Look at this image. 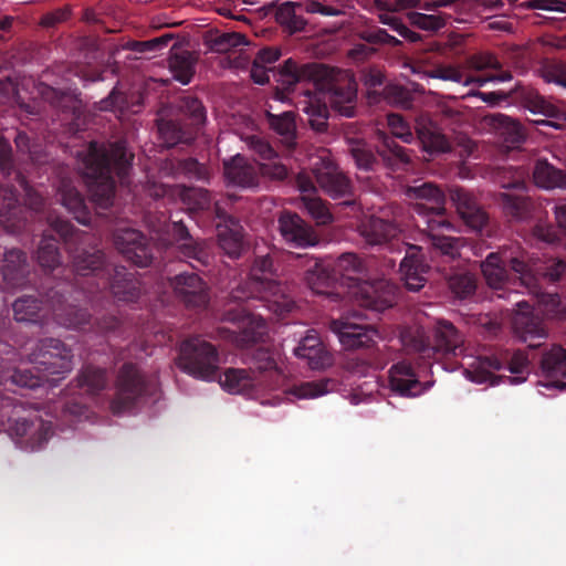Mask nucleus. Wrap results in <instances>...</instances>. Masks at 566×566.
Returning <instances> with one entry per match:
<instances>
[{
	"instance_id": "21",
	"label": "nucleus",
	"mask_w": 566,
	"mask_h": 566,
	"mask_svg": "<svg viewBox=\"0 0 566 566\" xmlns=\"http://www.w3.org/2000/svg\"><path fill=\"white\" fill-rule=\"evenodd\" d=\"M218 379L221 388L232 395L256 397L264 388L263 380L248 369L229 368Z\"/></svg>"
},
{
	"instance_id": "49",
	"label": "nucleus",
	"mask_w": 566,
	"mask_h": 566,
	"mask_svg": "<svg viewBox=\"0 0 566 566\" xmlns=\"http://www.w3.org/2000/svg\"><path fill=\"white\" fill-rule=\"evenodd\" d=\"M4 262L3 279L8 284H12L17 276L22 273L25 258L19 250H10L4 255Z\"/></svg>"
},
{
	"instance_id": "26",
	"label": "nucleus",
	"mask_w": 566,
	"mask_h": 566,
	"mask_svg": "<svg viewBox=\"0 0 566 566\" xmlns=\"http://www.w3.org/2000/svg\"><path fill=\"white\" fill-rule=\"evenodd\" d=\"M297 187L302 193V202L308 214L317 224L332 222L333 217L323 201L315 196V186L310 176L302 171L297 176Z\"/></svg>"
},
{
	"instance_id": "52",
	"label": "nucleus",
	"mask_w": 566,
	"mask_h": 566,
	"mask_svg": "<svg viewBox=\"0 0 566 566\" xmlns=\"http://www.w3.org/2000/svg\"><path fill=\"white\" fill-rule=\"evenodd\" d=\"M541 76L547 83H555L566 87V63L554 62L543 65Z\"/></svg>"
},
{
	"instance_id": "2",
	"label": "nucleus",
	"mask_w": 566,
	"mask_h": 566,
	"mask_svg": "<svg viewBox=\"0 0 566 566\" xmlns=\"http://www.w3.org/2000/svg\"><path fill=\"white\" fill-rule=\"evenodd\" d=\"M133 155L127 151L125 143L107 147L92 143L83 158V174L92 181L90 191L93 201L101 208H108L113 202L114 181L112 172L119 178L127 175Z\"/></svg>"
},
{
	"instance_id": "24",
	"label": "nucleus",
	"mask_w": 566,
	"mask_h": 566,
	"mask_svg": "<svg viewBox=\"0 0 566 566\" xmlns=\"http://www.w3.org/2000/svg\"><path fill=\"white\" fill-rule=\"evenodd\" d=\"M400 277L406 287L410 291L417 292L422 289L427 282V273L429 265L426 264L419 254V249L410 245L406 256L400 263Z\"/></svg>"
},
{
	"instance_id": "33",
	"label": "nucleus",
	"mask_w": 566,
	"mask_h": 566,
	"mask_svg": "<svg viewBox=\"0 0 566 566\" xmlns=\"http://www.w3.org/2000/svg\"><path fill=\"white\" fill-rule=\"evenodd\" d=\"M363 269L361 261L353 253H344L335 261L333 268L334 279L339 276L345 281L344 284L348 287L349 296L352 295L353 286L364 282L361 277Z\"/></svg>"
},
{
	"instance_id": "58",
	"label": "nucleus",
	"mask_w": 566,
	"mask_h": 566,
	"mask_svg": "<svg viewBox=\"0 0 566 566\" xmlns=\"http://www.w3.org/2000/svg\"><path fill=\"white\" fill-rule=\"evenodd\" d=\"M300 9L307 13H316L324 17L337 15L340 11L337 8L329 6L326 0H305L300 2Z\"/></svg>"
},
{
	"instance_id": "54",
	"label": "nucleus",
	"mask_w": 566,
	"mask_h": 566,
	"mask_svg": "<svg viewBox=\"0 0 566 566\" xmlns=\"http://www.w3.org/2000/svg\"><path fill=\"white\" fill-rule=\"evenodd\" d=\"M388 127L391 130V134L400 138L402 142L409 144L413 139L412 132L409 125L403 120L400 115L389 114L387 117Z\"/></svg>"
},
{
	"instance_id": "30",
	"label": "nucleus",
	"mask_w": 566,
	"mask_h": 566,
	"mask_svg": "<svg viewBox=\"0 0 566 566\" xmlns=\"http://www.w3.org/2000/svg\"><path fill=\"white\" fill-rule=\"evenodd\" d=\"M451 200L462 220L473 230H481L485 224L486 213L476 205L474 198L462 189L451 192Z\"/></svg>"
},
{
	"instance_id": "53",
	"label": "nucleus",
	"mask_w": 566,
	"mask_h": 566,
	"mask_svg": "<svg viewBox=\"0 0 566 566\" xmlns=\"http://www.w3.org/2000/svg\"><path fill=\"white\" fill-rule=\"evenodd\" d=\"M170 70L174 78L181 84H188L192 76V66L189 59L184 56H174L170 62Z\"/></svg>"
},
{
	"instance_id": "63",
	"label": "nucleus",
	"mask_w": 566,
	"mask_h": 566,
	"mask_svg": "<svg viewBox=\"0 0 566 566\" xmlns=\"http://www.w3.org/2000/svg\"><path fill=\"white\" fill-rule=\"evenodd\" d=\"M533 235L545 243L554 244L559 241V238L552 226L538 223L533 230Z\"/></svg>"
},
{
	"instance_id": "40",
	"label": "nucleus",
	"mask_w": 566,
	"mask_h": 566,
	"mask_svg": "<svg viewBox=\"0 0 566 566\" xmlns=\"http://www.w3.org/2000/svg\"><path fill=\"white\" fill-rule=\"evenodd\" d=\"M333 388L334 381L324 379L302 382L291 388L287 394L296 399H315L328 394Z\"/></svg>"
},
{
	"instance_id": "10",
	"label": "nucleus",
	"mask_w": 566,
	"mask_h": 566,
	"mask_svg": "<svg viewBox=\"0 0 566 566\" xmlns=\"http://www.w3.org/2000/svg\"><path fill=\"white\" fill-rule=\"evenodd\" d=\"M400 337L405 347L420 352L426 358H430L436 352L457 355V349L462 343L454 326L447 322L438 323L434 329L436 343L433 346L428 343L426 332L421 327L406 329Z\"/></svg>"
},
{
	"instance_id": "29",
	"label": "nucleus",
	"mask_w": 566,
	"mask_h": 566,
	"mask_svg": "<svg viewBox=\"0 0 566 566\" xmlns=\"http://www.w3.org/2000/svg\"><path fill=\"white\" fill-rule=\"evenodd\" d=\"M280 231L285 241L296 247H308L316 243L312 230L295 213L285 212L279 220Z\"/></svg>"
},
{
	"instance_id": "22",
	"label": "nucleus",
	"mask_w": 566,
	"mask_h": 566,
	"mask_svg": "<svg viewBox=\"0 0 566 566\" xmlns=\"http://www.w3.org/2000/svg\"><path fill=\"white\" fill-rule=\"evenodd\" d=\"M145 391L142 375L134 366H125L120 371L117 385V398L112 405L114 412L119 413L128 408V405Z\"/></svg>"
},
{
	"instance_id": "4",
	"label": "nucleus",
	"mask_w": 566,
	"mask_h": 566,
	"mask_svg": "<svg viewBox=\"0 0 566 566\" xmlns=\"http://www.w3.org/2000/svg\"><path fill=\"white\" fill-rule=\"evenodd\" d=\"M251 298L261 300L269 311L279 316L290 312L294 306L293 300L279 286L272 262L268 256L256 258L248 280L231 291V300L234 302Z\"/></svg>"
},
{
	"instance_id": "34",
	"label": "nucleus",
	"mask_w": 566,
	"mask_h": 566,
	"mask_svg": "<svg viewBox=\"0 0 566 566\" xmlns=\"http://www.w3.org/2000/svg\"><path fill=\"white\" fill-rule=\"evenodd\" d=\"M359 231L366 242L370 245L381 244L394 239L398 233V230L394 224L387 223L375 216L366 217L359 226Z\"/></svg>"
},
{
	"instance_id": "32",
	"label": "nucleus",
	"mask_w": 566,
	"mask_h": 566,
	"mask_svg": "<svg viewBox=\"0 0 566 566\" xmlns=\"http://www.w3.org/2000/svg\"><path fill=\"white\" fill-rule=\"evenodd\" d=\"M504 261L505 258L502 256V253L492 252L481 263L483 277L489 287L493 290H510L511 282L504 268Z\"/></svg>"
},
{
	"instance_id": "46",
	"label": "nucleus",
	"mask_w": 566,
	"mask_h": 566,
	"mask_svg": "<svg viewBox=\"0 0 566 566\" xmlns=\"http://www.w3.org/2000/svg\"><path fill=\"white\" fill-rule=\"evenodd\" d=\"M40 311L41 306L33 297H21L13 304V313L18 322H35Z\"/></svg>"
},
{
	"instance_id": "47",
	"label": "nucleus",
	"mask_w": 566,
	"mask_h": 566,
	"mask_svg": "<svg viewBox=\"0 0 566 566\" xmlns=\"http://www.w3.org/2000/svg\"><path fill=\"white\" fill-rule=\"evenodd\" d=\"M103 263V255L99 251L92 253L82 252L74 256L73 266L76 273L87 275L96 271Z\"/></svg>"
},
{
	"instance_id": "28",
	"label": "nucleus",
	"mask_w": 566,
	"mask_h": 566,
	"mask_svg": "<svg viewBox=\"0 0 566 566\" xmlns=\"http://www.w3.org/2000/svg\"><path fill=\"white\" fill-rule=\"evenodd\" d=\"M294 352L297 357L306 359L312 369H322L332 364V356L315 331H310Z\"/></svg>"
},
{
	"instance_id": "25",
	"label": "nucleus",
	"mask_w": 566,
	"mask_h": 566,
	"mask_svg": "<svg viewBox=\"0 0 566 566\" xmlns=\"http://www.w3.org/2000/svg\"><path fill=\"white\" fill-rule=\"evenodd\" d=\"M389 386L392 391L407 397L421 395L427 389L407 361H400L391 366L389 369Z\"/></svg>"
},
{
	"instance_id": "35",
	"label": "nucleus",
	"mask_w": 566,
	"mask_h": 566,
	"mask_svg": "<svg viewBox=\"0 0 566 566\" xmlns=\"http://www.w3.org/2000/svg\"><path fill=\"white\" fill-rule=\"evenodd\" d=\"M217 235L221 249L231 258L240 255L243 241L242 229L233 219H226L217 226Z\"/></svg>"
},
{
	"instance_id": "14",
	"label": "nucleus",
	"mask_w": 566,
	"mask_h": 566,
	"mask_svg": "<svg viewBox=\"0 0 566 566\" xmlns=\"http://www.w3.org/2000/svg\"><path fill=\"white\" fill-rule=\"evenodd\" d=\"M310 161L317 184L328 196L339 198L349 192L348 180L338 171L327 150H318L315 156L310 157Z\"/></svg>"
},
{
	"instance_id": "62",
	"label": "nucleus",
	"mask_w": 566,
	"mask_h": 566,
	"mask_svg": "<svg viewBox=\"0 0 566 566\" xmlns=\"http://www.w3.org/2000/svg\"><path fill=\"white\" fill-rule=\"evenodd\" d=\"M512 80V75L509 72L502 73L501 75L493 76H476L465 73V77L463 80V86L465 87H482L489 82H509Z\"/></svg>"
},
{
	"instance_id": "1",
	"label": "nucleus",
	"mask_w": 566,
	"mask_h": 566,
	"mask_svg": "<svg viewBox=\"0 0 566 566\" xmlns=\"http://www.w3.org/2000/svg\"><path fill=\"white\" fill-rule=\"evenodd\" d=\"M277 82L282 88L275 92L274 99L295 103L308 116L315 130H323L326 125V98L340 115H354L357 86L348 72L321 64L298 66L290 59L281 67Z\"/></svg>"
},
{
	"instance_id": "48",
	"label": "nucleus",
	"mask_w": 566,
	"mask_h": 566,
	"mask_svg": "<svg viewBox=\"0 0 566 566\" xmlns=\"http://www.w3.org/2000/svg\"><path fill=\"white\" fill-rule=\"evenodd\" d=\"M449 285L453 294L459 298H465L473 294L476 287L475 277L470 273L454 274Z\"/></svg>"
},
{
	"instance_id": "51",
	"label": "nucleus",
	"mask_w": 566,
	"mask_h": 566,
	"mask_svg": "<svg viewBox=\"0 0 566 566\" xmlns=\"http://www.w3.org/2000/svg\"><path fill=\"white\" fill-rule=\"evenodd\" d=\"M502 206L505 213L510 214L515 219L524 218L525 210L527 208V201L522 196H512L509 193H501Z\"/></svg>"
},
{
	"instance_id": "42",
	"label": "nucleus",
	"mask_w": 566,
	"mask_h": 566,
	"mask_svg": "<svg viewBox=\"0 0 566 566\" xmlns=\"http://www.w3.org/2000/svg\"><path fill=\"white\" fill-rule=\"evenodd\" d=\"M525 107L533 114H542L547 117H554L564 120L565 114L560 112L554 104L545 99L537 93L531 92L525 96Z\"/></svg>"
},
{
	"instance_id": "8",
	"label": "nucleus",
	"mask_w": 566,
	"mask_h": 566,
	"mask_svg": "<svg viewBox=\"0 0 566 566\" xmlns=\"http://www.w3.org/2000/svg\"><path fill=\"white\" fill-rule=\"evenodd\" d=\"M21 411V407L12 406L6 399L1 407V424H6L4 418H7L9 434L21 449L39 450L48 441L51 426L34 412L20 416Z\"/></svg>"
},
{
	"instance_id": "44",
	"label": "nucleus",
	"mask_w": 566,
	"mask_h": 566,
	"mask_svg": "<svg viewBox=\"0 0 566 566\" xmlns=\"http://www.w3.org/2000/svg\"><path fill=\"white\" fill-rule=\"evenodd\" d=\"M377 138L381 143L378 147V153L390 165L396 163H408V157L405 154L403 148L398 146L390 137L386 136L385 133H377Z\"/></svg>"
},
{
	"instance_id": "3",
	"label": "nucleus",
	"mask_w": 566,
	"mask_h": 566,
	"mask_svg": "<svg viewBox=\"0 0 566 566\" xmlns=\"http://www.w3.org/2000/svg\"><path fill=\"white\" fill-rule=\"evenodd\" d=\"M406 196L409 200L424 201L416 202L415 210L418 214L426 218L431 244L444 255L450 258L458 256L462 247L461 239L440 233V230H450L452 228L451 223L443 218V193L432 184L423 182L408 187Z\"/></svg>"
},
{
	"instance_id": "41",
	"label": "nucleus",
	"mask_w": 566,
	"mask_h": 566,
	"mask_svg": "<svg viewBox=\"0 0 566 566\" xmlns=\"http://www.w3.org/2000/svg\"><path fill=\"white\" fill-rule=\"evenodd\" d=\"M271 127L282 137V143L292 147L295 139V122L292 112H283L281 115L268 114Z\"/></svg>"
},
{
	"instance_id": "43",
	"label": "nucleus",
	"mask_w": 566,
	"mask_h": 566,
	"mask_svg": "<svg viewBox=\"0 0 566 566\" xmlns=\"http://www.w3.org/2000/svg\"><path fill=\"white\" fill-rule=\"evenodd\" d=\"M312 264L308 266L306 272L305 281L308 287L316 294L325 293V289L329 282L334 279L327 272L323 263L317 260H312Z\"/></svg>"
},
{
	"instance_id": "7",
	"label": "nucleus",
	"mask_w": 566,
	"mask_h": 566,
	"mask_svg": "<svg viewBox=\"0 0 566 566\" xmlns=\"http://www.w3.org/2000/svg\"><path fill=\"white\" fill-rule=\"evenodd\" d=\"M538 308L536 313L526 301H517L513 318V329L517 338L530 347H538L548 336L547 329L538 316V312L545 313L547 317L563 318L566 312L560 310V301L556 294L542 293L537 295Z\"/></svg>"
},
{
	"instance_id": "55",
	"label": "nucleus",
	"mask_w": 566,
	"mask_h": 566,
	"mask_svg": "<svg viewBox=\"0 0 566 566\" xmlns=\"http://www.w3.org/2000/svg\"><path fill=\"white\" fill-rule=\"evenodd\" d=\"M352 155L356 161L357 167L360 169H370L375 161L373 153L364 142L353 143Z\"/></svg>"
},
{
	"instance_id": "56",
	"label": "nucleus",
	"mask_w": 566,
	"mask_h": 566,
	"mask_svg": "<svg viewBox=\"0 0 566 566\" xmlns=\"http://www.w3.org/2000/svg\"><path fill=\"white\" fill-rule=\"evenodd\" d=\"M105 375L98 368H86L81 376V386L86 387L88 391H96L104 387Z\"/></svg>"
},
{
	"instance_id": "19",
	"label": "nucleus",
	"mask_w": 566,
	"mask_h": 566,
	"mask_svg": "<svg viewBox=\"0 0 566 566\" xmlns=\"http://www.w3.org/2000/svg\"><path fill=\"white\" fill-rule=\"evenodd\" d=\"M416 3L417 0H395V2H388L386 0H373L370 3V10L378 14L381 23L391 27V29L396 31L400 36L410 42H417L420 39V35L409 30L394 14L395 11L415 7Z\"/></svg>"
},
{
	"instance_id": "27",
	"label": "nucleus",
	"mask_w": 566,
	"mask_h": 566,
	"mask_svg": "<svg viewBox=\"0 0 566 566\" xmlns=\"http://www.w3.org/2000/svg\"><path fill=\"white\" fill-rule=\"evenodd\" d=\"M172 284L176 293L189 306H205L209 301L206 284L195 273L180 274L175 277Z\"/></svg>"
},
{
	"instance_id": "31",
	"label": "nucleus",
	"mask_w": 566,
	"mask_h": 566,
	"mask_svg": "<svg viewBox=\"0 0 566 566\" xmlns=\"http://www.w3.org/2000/svg\"><path fill=\"white\" fill-rule=\"evenodd\" d=\"M154 197L178 196L189 210H203L210 205L209 196L206 190L200 188H171L165 185L154 186L150 190Z\"/></svg>"
},
{
	"instance_id": "6",
	"label": "nucleus",
	"mask_w": 566,
	"mask_h": 566,
	"mask_svg": "<svg viewBox=\"0 0 566 566\" xmlns=\"http://www.w3.org/2000/svg\"><path fill=\"white\" fill-rule=\"evenodd\" d=\"M465 377L472 382L495 386L503 382L518 385L530 375V359L523 352L497 357L474 359L465 365Z\"/></svg>"
},
{
	"instance_id": "23",
	"label": "nucleus",
	"mask_w": 566,
	"mask_h": 566,
	"mask_svg": "<svg viewBox=\"0 0 566 566\" xmlns=\"http://www.w3.org/2000/svg\"><path fill=\"white\" fill-rule=\"evenodd\" d=\"M149 227L151 232L156 235L154 239L163 247L176 244L179 249L186 251L192 250V239L181 221L175 220L168 223L164 218L158 219L156 222L149 221Z\"/></svg>"
},
{
	"instance_id": "60",
	"label": "nucleus",
	"mask_w": 566,
	"mask_h": 566,
	"mask_svg": "<svg viewBox=\"0 0 566 566\" xmlns=\"http://www.w3.org/2000/svg\"><path fill=\"white\" fill-rule=\"evenodd\" d=\"M59 324L65 326V327H77L87 319V314L85 311L70 307L67 308L66 313H54Z\"/></svg>"
},
{
	"instance_id": "45",
	"label": "nucleus",
	"mask_w": 566,
	"mask_h": 566,
	"mask_svg": "<svg viewBox=\"0 0 566 566\" xmlns=\"http://www.w3.org/2000/svg\"><path fill=\"white\" fill-rule=\"evenodd\" d=\"M467 67L462 65H441L438 66L432 72H423L420 74V77L423 80L427 78H439L443 81H452L463 85V80L465 77Z\"/></svg>"
},
{
	"instance_id": "16",
	"label": "nucleus",
	"mask_w": 566,
	"mask_h": 566,
	"mask_svg": "<svg viewBox=\"0 0 566 566\" xmlns=\"http://www.w3.org/2000/svg\"><path fill=\"white\" fill-rule=\"evenodd\" d=\"M538 386L546 389H566V349L553 346L541 361V380Z\"/></svg>"
},
{
	"instance_id": "50",
	"label": "nucleus",
	"mask_w": 566,
	"mask_h": 566,
	"mask_svg": "<svg viewBox=\"0 0 566 566\" xmlns=\"http://www.w3.org/2000/svg\"><path fill=\"white\" fill-rule=\"evenodd\" d=\"M38 261L45 269H54L59 264L60 259L54 239L44 238L41 241L38 250Z\"/></svg>"
},
{
	"instance_id": "39",
	"label": "nucleus",
	"mask_w": 566,
	"mask_h": 566,
	"mask_svg": "<svg viewBox=\"0 0 566 566\" xmlns=\"http://www.w3.org/2000/svg\"><path fill=\"white\" fill-rule=\"evenodd\" d=\"M300 2H284L276 10V21L284 25L290 32H297L305 27V20L298 14L303 9L298 8Z\"/></svg>"
},
{
	"instance_id": "59",
	"label": "nucleus",
	"mask_w": 566,
	"mask_h": 566,
	"mask_svg": "<svg viewBox=\"0 0 566 566\" xmlns=\"http://www.w3.org/2000/svg\"><path fill=\"white\" fill-rule=\"evenodd\" d=\"M409 18L412 24L427 31H436L443 25V19L438 14L413 12Z\"/></svg>"
},
{
	"instance_id": "20",
	"label": "nucleus",
	"mask_w": 566,
	"mask_h": 566,
	"mask_svg": "<svg viewBox=\"0 0 566 566\" xmlns=\"http://www.w3.org/2000/svg\"><path fill=\"white\" fill-rule=\"evenodd\" d=\"M116 248L129 261L144 268L150 264L153 255L143 235L134 229H119L114 237Z\"/></svg>"
},
{
	"instance_id": "57",
	"label": "nucleus",
	"mask_w": 566,
	"mask_h": 566,
	"mask_svg": "<svg viewBox=\"0 0 566 566\" xmlns=\"http://www.w3.org/2000/svg\"><path fill=\"white\" fill-rule=\"evenodd\" d=\"M116 277L117 279H115L114 282L111 284L112 292L119 300L133 301L134 294L130 292V290L129 291L124 290L126 286L130 289V286L133 285V280H132L130 275L128 276L126 273H124V270H123V271H117Z\"/></svg>"
},
{
	"instance_id": "17",
	"label": "nucleus",
	"mask_w": 566,
	"mask_h": 566,
	"mask_svg": "<svg viewBox=\"0 0 566 566\" xmlns=\"http://www.w3.org/2000/svg\"><path fill=\"white\" fill-rule=\"evenodd\" d=\"M479 129L482 133L495 135L509 149L516 147L524 139L521 125L504 114H490L482 117Z\"/></svg>"
},
{
	"instance_id": "64",
	"label": "nucleus",
	"mask_w": 566,
	"mask_h": 566,
	"mask_svg": "<svg viewBox=\"0 0 566 566\" xmlns=\"http://www.w3.org/2000/svg\"><path fill=\"white\" fill-rule=\"evenodd\" d=\"M185 112L189 113L196 122H201L205 117L203 108L201 103L191 96L185 97L182 99V105L180 106Z\"/></svg>"
},
{
	"instance_id": "9",
	"label": "nucleus",
	"mask_w": 566,
	"mask_h": 566,
	"mask_svg": "<svg viewBox=\"0 0 566 566\" xmlns=\"http://www.w3.org/2000/svg\"><path fill=\"white\" fill-rule=\"evenodd\" d=\"M177 364L187 374L212 381L217 379L220 359L213 345L193 337L181 344Z\"/></svg>"
},
{
	"instance_id": "38",
	"label": "nucleus",
	"mask_w": 566,
	"mask_h": 566,
	"mask_svg": "<svg viewBox=\"0 0 566 566\" xmlns=\"http://www.w3.org/2000/svg\"><path fill=\"white\" fill-rule=\"evenodd\" d=\"M62 205L74 214L75 219L82 224L90 223V216L83 198L78 191L70 184L63 182L60 188Z\"/></svg>"
},
{
	"instance_id": "12",
	"label": "nucleus",
	"mask_w": 566,
	"mask_h": 566,
	"mask_svg": "<svg viewBox=\"0 0 566 566\" xmlns=\"http://www.w3.org/2000/svg\"><path fill=\"white\" fill-rule=\"evenodd\" d=\"M510 263L520 284L536 296L538 295L536 286L539 275L551 281H557L566 271V262L563 260H549L544 268L539 259L526 258L524 254L511 258Z\"/></svg>"
},
{
	"instance_id": "36",
	"label": "nucleus",
	"mask_w": 566,
	"mask_h": 566,
	"mask_svg": "<svg viewBox=\"0 0 566 566\" xmlns=\"http://www.w3.org/2000/svg\"><path fill=\"white\" fill-rule=\"evenodd\" d=\"M417 133L423 150L429 154H438L449 150L448 140L430 119L420 117L417 120Z\"/></svg>"
},
{
	"instance_id": "37",
	"label": "nucleus",
	"mask_w": 566,
	"mask_h": 566,
	"mask_svg": "<svg viewBox=\"0 0 566 566\" xmlns=\"http://www.w3.org/2000/svg\"><path fill=\"white\" fill-rule=\"evenodd\" d=\"M534 182L543 189L566 188L565 174L546 160H537L533 171Z\"/></svg>"
},
{
	"instance_id": "11",
	"label": "nucleus",
	"mask_w": 566,
	"mask_h": 566,
	"mask_svg": "<svg viewBox=\"0 0 566 566\" xmlns=\"http://www.w3.org/2000/svg\"><path fill=\"white\" fill-rule=\"evenodd\" d=\"M25 94H30V99L41 97L55 105H61L62 94L55 88L45 84L35 85L31 78L24 80L21 85L14 83L9 75L0 72V95L8 101L24 108L28 113L36 112V106L27 102Z\"/></svg>"
},
{
	"instance_id": "15",
	"label": "nucleus",
	"mask_w": 566,
	"mask_h": 566,
	"mask_svg": "<svg viewBox=\"0 0 566 566\" xmlns=\"http://www.w3.org/2000/svg\"><path fill=\"white\" fill-rule=\"evenodd\" d=\"M331 329L345 349L369 347L380 339V334L376 328L357 323L349 317L333 321Z\"/></svg>"
},
{
	"instance_id": "18",
	"label": "nucleus",
	"mask_w": 566,
	"mask_h": 566,
	"mask_svg": "<svg viewBox=\"0 0 566 566\" xmlns=\"http://www.w3.org/2000/svg\"><path fill=\"white\" fill-rule=\"evenodd\" d=\"M224 321L239 324L242 336H238L235 331L226 336L239 346L260 339L265 332V319L260 314L248 312L247 308H241L240 313L230 310L226 313Z\"/></svg>"
},
{
	"instance_id": "13",
	"label": "nucleus",
	"mask_w": 566,
	"mask_h": 566,
	"mask_svg": "<svg viewBox=\"0 0 566 566\" xmlns=\"http://www.w3.org/2000/svg\"><path fill=\"white\" fill-rule=\"evenodd\" d=\"M397 286L381 277H368L363 283L353 286L350 297L359 305L375 312H384L396 303Z\"/></svg>"
},
{
	"instance_id": "5",
	"label": "nucleus",
	"mask_w": 566,
	"mask_h": 566,
	"mask_svg": "<svg viewBox=\"0 0 566 566\" xmlns=\"http://www.w3.org/2000/svg\"><path fill=\"white\" fill-rule=\"evenodd\" d=\"M250 149L258 156L256 169L248 164L240 155H235L228 161H224V177L227 181L238 187H253L258 185L259 174L271 179H283L286 174V167L280 163L274 149L259 136L247 137Z\"/></svg>"
},
{
	"instance_id": "61",
	"label": "nucleus",
	"mask_w": 566,
	"mask_h": 566,
	"mask_svg": "<svg viewBox=\"0 0 566 566\" xmlns=\"http://www.w3.org/2000/svg\"><path fill=\"white\" fill-rule=\"evenodd\" d=\"M467 69L472 71L495 70L500 67L499 61L491 54H479L468 60Z\"/></svg>"
}]
</instances>
